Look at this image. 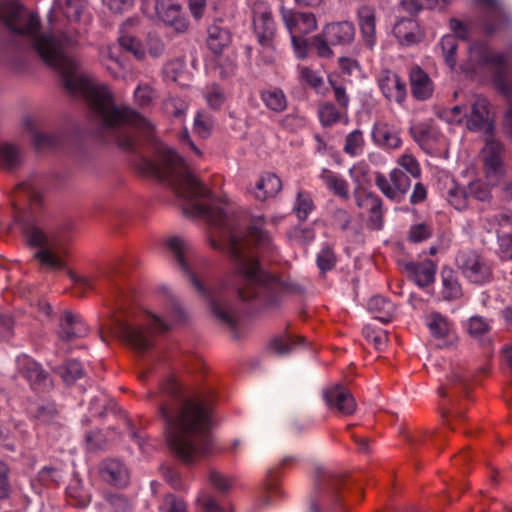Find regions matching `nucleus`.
I'll list each match as a JSON object with an SVG mask.
<instances>
[{
    "instance_id": "obj_1",
    "label": "nucleus",
    "mask_w": 512,
    "mask_h": 512,
    "mask_svg": "<svg viewBox=\"0 0 512 512\" xmlns=\"http://www.w3.org/2000/svg\"><path fill=\"white\" fill-rule=\"evenodd\" d=\"M155 151L156 158H142L138 169L145 175L166 181L182 201L184 212L207 223L210 245L230 254L235 271L213 288L206 289L203 283L205 260L195 249L180 237L167 239L166 246L183 275L209 303L215 317L234 329L237 314L227 302L228 290L233 288L241 299L250 300L277 284L258 261L259 252L269 244V238L256 226L239 230L227 204L212 195L173 149L155 141Z\"/></svg>"
},
{
    "instance_id": "obj_2",
    "label": "nucleus",
    "mask_w": 512,
    "mask_h": 512,
    "mask_svg": "<svg viewBox=\"0 0 512 512\" xmlns=\"http://www.w3.org/2000/svg\"><path fill=\"white\" fill-rule=\"evenodd\" d=\"M0 21L11 31L27 36L42 60L61 77L65 89L85 99L104 127L117 131L116 139H155L152 124L128 106H114L112 94L80 72L78 63L66 55L62 44L51 35L39 33V18L17 1L0 4Z\"/></svg>"
},
{
    "instance_id": "obj_3",
    "label": "nucleus",
    "mask_w": 512,
    "mask_h": 512,
    "mask_svg": "<svg viewBox=\"0 0 512 512\" xmlns=\"http://www.w3.org/2000/svg\"><path fill=\"white\" fill-rule=\"evenodd\" d=\"M163 390L175 398V410L166 404L160 409L169 447L186 463L200 460L213 450L210 403L200 398L180 399V385L174 378L164 384Z\"/></svg>"
},
{
    "instance_id": "obj_4",
    "label": "nucleus",
    "mask_w": 512,
    "mask_h": 512,
    "mask_svg": "<svg viewBox=\"0 0 512 512\" xmlns=\"http://www.w3.org/2000/svg\"><path fill=\"white\" fill-rule=\"evenodd\" d=\"M16 198L26 203L16 219L24 243L36 249L34 258L50 269L65 267L67 246L63 238L56 232L48 229L41 217L42 195L34 179L21 183L16 191Z\"/></svg>"
},
{
    "instance_id": "obj_5",
    "label": "nucleus",
    "mask_w": 512,
    "mask_h": 512,
    "mask_svg": "<svg viewBox=\"0 0 512 512\" xmlns=\"http://www.w3.org/2000/svg\"><path fill=\"white\" fill-rule=\"evenodd\" d=\"M168 316L160 317L140 307L120 312L112 319L109 329L137 352L149 351L156 336L169 329Z\"/></svg>"
},
{
    "instance_id": "obj_6",
    "label": "nucleus",
    "mask_w": 512,
    "mask_h": 512,
    "mask_svg": "<svg viewBox=\"0 0 512 512\" xmlns=\"http://www.w3.org/2000/svg\"><path fill=\"white\" fill-rule=\"evenodd\" d=\"M355 38L354 25L349 21L331 22L326 24L320 34L311 38V47L321 58H331L334 55L332 46H345Z\"/></svg>"
},
{
    "instance_id": "obj_7",
    "label": "nucleus",
    "mask_w": 512,
    "mask_h": 512,
    "mask_svg": "<svg viewBox=\"0 0 512 512\" xmlns=\"http://www.w3.org/2000/svg\"><path fill=\"white\" fill-rule=\"evenodd\" d=\"M252 22L254 33L263 50L270 53L265 59L266 62H272L273 40L275 37V23L272 18L271 9L266 2L255 1L252 4Z\"/></svg>"
},
{
    "instance_id": "obj_8",
    "label": "nucleus",
    "mask_w": 512,
    "mask_h": 512,
    "mask_svg": "<svg viewBox=\"0 0 512 512\" xmlns=\"http://www.w3.org/2000/svg\"><path fill=\"white\" fill-rule=\"evenodd\" d=\"M142 11L149 17L156 15L178 33L185 32L188 22L181 15L180 5L173 0H143Z\"/></svg>"
},
{
    "instance_id": "obj_9",
    "label": "nucleus",
    "mask_w": 512,
    "mask_h": 512,
    "mask_svg": "<svg viewBox=\"0 0 512 512\" xmlns=\"http://www.w3.org/2000/svg\"><path fill=\"white\" fill-rule=\"evenodd\" d=\"M502 154L503 147L501 143L496 141L491 134L488 135L481 151V160L485 170V178L493 184H498L504 175Z\"/></svg>"
},
{
    "instance_id": "obj_10",
    "label": "nucleus",
    "mask_w": 512,
    "mask_h": 512,
    "mask_svg": "<svg viewBox=\"0 0 512 512\" xmlns=\"http://www.w3.org/2000/svg\"><path fill=\"white\" fill-rule=\"evenodd\" d=\"M457 262L464 276L472 283L484 284L492 277L491 266L475 252H463Z\"/></svg>"
},
{
    "instance_id": "obj_11",
    "label": "nucleus",
    "mask_w": 512,
    "mask_h": 512,
    "mask_svg": "<svg viewBox=\"0 0 512 512\" xmlns=\"http://www.w3.org/2000/svg\"><path fill=\"white\" fill-rule=\"evenodd\" d=\"M119 43L125 50L131 52L137 59H145L147 56L152 58L159 57L164 51V44L160 38L148 36L144 42L138 40L132 35L122 34L119 37Z\"/></svg>"
},
{
    "instance_id": "obj_12",
    "label": "nucleus",
    "mask_w": 512,
    "mask_h": 512,
    "mask_svg": "<svg viewBox=\"0 0 512 512\" xmlns=\"http://www.w3.org/2000/svg\"><path fill=\"white\" fill-rule=\"evenodd\" d=\"M426 325L440 347L454 346L458 337L453 324L438 312H431L426 317Z\"/></svg>"
},
{
    "instance_id": "obj_13",
    "label": "nucleus",
    "mask_w": 512,
    "mask_h": 512,
    "mask_svg": "<svg viewBox=\"0 0 512 512\" xmlns=\"http://www.w3.org/2000/svg\"><path fill=\"white\" fill-rule=\"evenodd\" d=\"M489 179L475 180L471 182L465 191H453L450 194L449 202L456 209H464L467 206V199L473 198L479 201H487L491 196V188L495 186Z\"/></svg>"
},
{
    "instance_id": "obj_14",
    "label": "nucleus",
    "mask_w": 512,
    "mask_h": 512,
    "mask_svg": "<svg viewBox=\"0 0 512 512\" xmlns=\"http://www.w3.org/2000/svg\"><path fill=\"white\" fill-rule=\"evenodd\" d=\"M390 181L382 174H377L376 184L382 193L392 199L399 201L409 190L411 182L409 177L399 169H394L390 173Z\"/></svg>"
},
{
    "instance_id": "obj_15",
    "label": "nucleus",
    "mask_w": 512,
    "mask_h": 512,
    "mask_svg": "<svg viewBox=\"0 0 512 512\" xmlns=\"http://www.w3.org/2000/svg\"><path fill=\"white\" fill-rule=\"evenodd\" d=\"M486 10L487 19L484 30L487 34H493L510 23V16L501 0H477Z\"/></svg>"
},
{
    "instance_id": "obj_16",
    "label": "nucleus",
    "mask_w": 512,
    "mask_h": 512,
    "mask_svg": "<svg viewBox=\"0 0 512 512\" xmlns=\"http://www.w3.org/2000/svg\"><path fill=\"white\" fill-rule=\"evenodd\" d=\"M282 18L291 36H303L317 28V20L312 13L283 9Z\"/></svg>"
},
{
    "instance_id": "obj_17",
    "label": "nucleus",
    "mask_w": 512,
    "mask_h": 512,
    "mask_svg": "<svg viewBox=\"0 0 512 512\" xmlns=\"http://www.w3.org/2000/svg\"><path fill=\"white\" fill-rule=\"evenodd\" d=\"M377 83L388 100L397 103L404 101L407 94L406 84L396 73L382 70L377 76Z\"/></svg>"
},
{
    "instance_id": "obj_18",
    "label": "nucleus",
    "mask_w": 512,
    "mask_h": 512,
    "mask_svg": "<svg viewBox=\"0 0 512 512\" xmlns=\"http://www.w3.org/2000/svg\"><path fill=\"white\" fill-rule=\"evenodd\" d=\"M328 407L341 415H351L356 410L353 395L344 387L335 385L324 392Z\"/></svg>"
},
{
    "instance_id": "obj_19",
    "label": "nucleus",
    "mask_w": 512,
    "mask_h": 512,
    "mask_svg": "<svg viewBox=\"0 0 512 512\" xmlns=\"http://www.w3.org/2000/svg\"><path fill=\"white\" fill-rule=\"evenodd\" d=\"M488 101L485 98H477L472 106L471 114L467 120V127L474 131H484L490 135L493 124L490 119Z\"/></svg>"
},
{
    "instance_id": "obj_20",
    "label": "nucleus",
    "mask_w": 512,
    "mask_h": 512,
    "mask_svg": "<svg viewBox=\"0 0 512 512\" xmlns=\"http://www.w3.org/2000/svg\"><path fill=\"white\" fill-rule=\"evenodd\" d=\"M393 33L401 45H413L423 39V31L418 22L412 18L399 19L393 28Z\"/></svg>"
},
{
    "instance_id": "obj_21",
    "label": "nucleus",
    "mask_w": 512,
    "mask_h": 512,
    "mask_svg": "<svg viewBox=\"0 0 512 512\" xmlns=\"http://www.w3.org/2000/svg\"><path fill=\"white\" fill-rule=\"evenodd\" d=\"M17 365L33 389L38 390L47 386L49 381L47 373L33 359L26 355L20 356L17 359Z\"/></svg>"
},
{
    "instance_id": "obj_22",
    "label": "nucleus",
    "mask_w": 512,
    "mask_h": 512,
    "mask_svg": "<svg viewBox=\"0 0 512 512\" xmlns=\"http://www.w3.org/2000/svg\"><path fill=\"white\" fill-rule=\"evenodd\" d=\"M399 128L385 121H378L373 128L372 137L375 143L386 148H398L401 145Z\"/></svg>"
},
{
    "instance_id": "obj_23",
    "label": "nucleus",
    "mask_w": 512,
    "mask_h": 512,
    "mask_svg": "<svg viewBox=\"0 0 512 512\" xmlns=\"http://www.w3.org/2000/svg\"><path fill=\"white\" fill-rule=\"evenodd\" d=\"M358 22L362 38L369 49L376 44V15L374 8L363 6L358 10Z\"/></svg>"
},
{
    "instance_id": "obj_24",
    "label": "nucleus",
    "mask_w": 512,
    "mask_h": 512,
    "mask_svg": "<svg viewBox=\"0 0 512 512\" xmlns=\"http://www.w3.org/2000/svg\"><path fill=\"white\" fill-rule=\"evenodd\" d=\"M88 333L86 324L81 317L72 312H65L60 324V337L71 340L77 337H84Z\"/></svg>"
},
{
    "instance_id": "obj_25",
    "label": "nucleus",
    "mask_w": 512,
    "mask_h": 512,
    "mask_svg": "<svg viewBox=\"0 0 512 512\" xmlns=\"http://www.w3.org/2000/svg\"><path fill=\"white\" fill-rule=\"evenodd\" d=\"M282 188L280 178L273 173H266L256 182L254 195L258 200L265 201L275 197Z\"/></svg>"
},
{
    "instance_id": "obj_26",
    "label": "nucleus",
    "mask_w": 512,
    "mask_h": 512,
    "mask_svg": "<svg viewBox=\"0 0 512 512\" xmlns=\"http://www.w3.org/2000/svg\"><path fill=\"white\" fill-rule=\"evenodd\" d=\"M406 269L418 286H428L434 281L436 266L430 260L422 263H410Z\"/></svg>"
},
{
    "instance_id": "obj_27",
    "label": "nucleus",
    "mask_w": 512,
    "mask_h": 512,
    "mask_svg": "<svg viewBox=\"0 0 512 512\" xmlns=\"http://www.w3.org/2000/svg\"><path fill=\"white\" fill-rule=\"evenodd\" d=\"M410 81L412 93L417 99L425 100L432 95V82L428 75L419 67L411 70Z\"/></svg>"
},
{
    "instance_id": "obj_28",
    "label": "nucleus",
    "mask_w": 512,
    "mask_h": 512,
    "mask_svg": "<svg viewBox=\"0 0 512 512\" xmlns=\"http://www.w3.org/2000/svg\"><path fill=\"white\" fill-rule=\"evenodd\" d=\"M102 478L115 486L127 484L129 476L124 465L117 460H109L101 469Z\"/></svg>"
},
{
    "instance_id": "obj_29",
    "label": "nucleus",
    "mask_w": 512,
    "mask_h": 512,
    "mask_svg": "<svg viewBox=\"0 0 512 512\" xmlns=\"http://www.w3.org/2000/svg\"><path fill=\"white\" fill-rule=\"evenodd\" d=\"M413 138L425 149H432L433 143L439 141L438 130L430 123H417L411 127Z\"/></svg>"
},
{
    "instance_id": "obj_30",
    "label": "nucleus",
    "mask_w": 512,
    "mask_h": 512,
    "mask_svg": "<svg viewBox=\"0 0 512 512\" xmlns=\"http://www.w3.org/2000/svg\"><path fill=\"white\" fill-rule=\"evenodd\" d=\"M469 54L470 58L480 65L502 67L505 63V58L502 54L493 53L486 45L483 44L472 46Z\"/></svg>"
},
{
    "instance_id": "obj_31",
    "label": "nucleus",
    "mask_w": 512,
    "mask_h": 512,
    "mask_svg": "<svg viewBox=\"0 0 512 512\" xmlns=\"http://www.w3.org/2000/svg\"><path fill=\"white\" fill-rule=\"evenodd\" d=\"M320 179L325 186L336 196L347 199L349 196V185L345 179L331 170L323 169Z\"/></svg>"
},
{
    "instance_id": "obj_32",
    "label": "nucleus",
    "mask_w": 512,
    "mask_h": 512,
    "mask_svg": "<svg viewBox=\"0 0 512 512\" xmlns=\"http://www.w3.org/2000/svg\"><path fill=\"white\" fill-rule=\"evenodd\" d=\"M230 33L218 25H212L208 29L207 45L215 54H220L230 44Z\"/></svg>"
},
{
    "instance_id": "obj_33",
    "label": "nucleus",
    "mask_w": 512,
    "mask_h": 512,
    "mask_svg": "<svg viewBox=\"0 0 512 512\" xmlns=\"http://www.w3.org/2000/svg\"><path fill=\"white\" fill-rule=\"evenodd\" d=\"M368 308L381 322H389L394 313V305L381 296H374L368 302Z\"/></svg>"
},
{
    "instance_id": "obj_34",
    "label": "nucleus",
    "mask_w": 512,
    "mask_h": 512,
    "mask_svg": "<svg viewBox=\"0 0 512 512\" xmlns=\"http://www.w3.org/2000/svg\"><path fill=\"white\" fill-rule=\"evenodd\" d=\"M261 99L269 109L281 112L287 106L286 97L282 90L278 88L268 89L263 91L261 94Z\"/></svg>"
},
{
    "instance_id": "obj_35",
    "label": "nucleus",
    "mask_w": 512,
    "mask_h": 512,
    "mask_svg": "<svg viewBox=\"0 0 512 512\" xmlns=\"http://www.w3.org/2000/svg\"><path fill=\"white\" fill-rule=\"evenodd\" d=\"M442 281V294L445 299L452 300L457 299L461 296V286L451 270H444L442 272Z\"/></svg>"
},
{
    "instance_id": "obj_36",
    "label": "nucleus",
    "mask_w": 512,
    "mask_h": 512,
    "mask_svg": "<svg viewBox=\"0 0 512 512\" xmlns=\"http://www.w3.org/2000/svg\"><path fill=\"white\" fill-rule=\"evenodd\" d=\"M301 337H292L290 334H285L275 337L270 341L269 349L279 355L286 354L290 351L292 345L300 343Z\"/></svg>"
},
{
    "instance_id": "obj_37",
    "label": "nucleus",
    "mask_w": 512,
    "mask_h": 512,
    "mask_svg": "<svg viewBox=\"0 0 512 512\" xmlns=\"http://www.w3.org/2000/svg\"><path fill=\"white\" fill-rule=\"evenodd\" d=\"M364 137L360 130H354L346 136L344 152L350 156H357L363 152Z\"/></svg>"
},
{
    "instance_id": "obj_38",
    "label": "nucleus",
    "mask_w": 512,
    "mask_h": 512,
    "mask_svg": "<svg viewBox=\"0 0 512 512\" xmlns=\"http://www.w3.org/2000/svg\"><path fill=\"white\" fill-rule=\"evenodd\" d=\"M203 97L211 109H219L226 100L223 90L217 84L207 86L203 91Z\"/></svg>"
},
{
    "instance_id": "obj_39",
    "label": "nucleus",
    "mask_w": 512,
    "mask_h": 512,
    "mask_svg": "<svg viewBox=\"0 0 512 512\" xmlns=\"http://www.w3.org/2000/svg\"><path fill=\"white\" fill-rule=\"evenodd\" d=\"M293 209L300 220L307 219L308 215L314 209V203L310 194L299 191Z\"/></svg>"
},
{
    "instance_id": "obj_40",
    "label": "nucleus",
    "mask_w": 512,
    "mask_h": 512,
    "mask_svg": "<svg viewBox=\"0 0 512 512\" xmlns=\"http://www.w3.org/2000/svg\"><path fill=\"white\" fill-rule=\"evenodd\" d=\"M20 161L19 151L10 144L0 143V166L13 168Z\"/></svg>"
},
{
    "instance_id": "obj_41",
    "label": "nucleus",
    "mask_w": 512,
    "mask_h": 512,
    "mask_svg": "<svg viewBox=\"0 0 512 512\" xmlns=\"http://www.w3.org/2000/svg\"><path fill=\"white\" fill-rule=\"evenodd\" d=\"M213 129V120L206 112L199 111L193 124L194 132L201 138H207Z\"/></svg>"
},
{
    "instance_id": "obj_42",
    "label": "nucleus",
    "mask_w": 512,
    "mask_h": 512,
    "mask_svg": "<svg viewBox=\"0 0 512 512\" xmlns=\"http://www.w3.org/2000/svg\"><path fill=\"white\" fill-rule=\"evenodd\" d=\"M299 79L302 83L318 91L323 85V77L306 66H298Z\"/></svg>"
},
{
    "instance_id": "obj_43",
    "label": "nucleus",
    "mask_w": 512,
    "mask_h": 512,
    "mask_svg": "<svg viewBox=\"0 0 512 512\" xmlns=\"http://www.w3.org/2000/svg\"><path fill=\"white\" fill-rule=\"evenodd\" d=\"M441 47L443 51V56L446 64L453 69L456 64L455 52L457 49V41L455 36L446 35L441 39Z\"/></svg>"
},
{
    "instance_id": "obj_44",
    "label": "nucleus",
    "mask_w": 512,
    "mask_h": 512,
    "mask_svg": "<svg viewBox=\"0 0 512 512\" xmlns=\"http://www.w3.org/2000/svg\"><path fill=\"white\" fill-rule=\"evenodd\" d=\"M59 375L66 382H72L82 375V366L78 361L71 360L66 362L62 367L58 369Z\"/></svg>"
},
{
    "instance_id": "obj_45",
    "label": "nucleus",
    "mask_w": 512,
    "mask_h": 512,
    "mask_svg": "<svg viewBox=\"0 0 512 512\" xmlns=\"http://www.w3.org/2000/svg\"><path fill=\"white\" fill-rule=\"evenodd\" d=\"M342 115L332 104H324L319 109V119L324 126H331L341 120Z\"/></svg>"
},
{
    "instance_id": "obj_46",
    "label": "nucleus",
    "mask_w": 512,
    "mask_h": 512,
    "mask_svg": "<svg viewBox=\"0 0 512 512\" xmlns=\"http://www.w3.org/2000/svg\"><path fill=\"white\" fill-rule=\"evenodd\" d=\"M468 333L473 337H481L490 330V324L482 317H472L468 322Z\"/></svg>"
},
{
    "instance_id": "obj_47",
    "label": "nucleus",
    "mask_w": 512,
    "mask_h": 512,
    "mask_svg": "<svg viewBox=\"0 0 512 512\" xmlns=\"http://www.w3.org/2000/svg\"><path fill=\"white\" fill-rule=\"evenodd\" d=\"M154 98L153 89L149 85H139L134 92L135 103L140 107H147Z\"/></svg>"
},
{
    "instance_id": "obj_48",
    "label": "nucleus",
    "mask_w": 512,
    "mask_h": 512,
    "mask_svg": "<svg viewBox=\"0 0 512 512\" xmlns=\"http://www.w3.org/2000/svg\"><path fill=\"white\" fill-rule=\"evenodd\" d=\"M397 163L409 172L412 177L418 178L420 176L421 169L413 155L405 153L398 158Z\"/></svg>"
},
{
    "instance_id": "obj_49",
    "label": "nucleus",
    "mask_w": 512,
    "mask_h": 512,
    "mask_svg": "<svg viewBox=\"0 0 512 512\" xmlns=\"http://www.w3.org/2000/svg\"><path fill=\"white\" fill-rule=\"evenodd\" d=\"M431 234L432 230L428 225L423 223L417 224L411 227L409 239L414 243H418L428 239L431 236Z\"/></svg>"
},
{
    "instance_id": "obj_50",
    "label": "nucleus",
    "mask_w": 512,
    "mask_h": 512,
    "mask_svg": "<svg viewBox=\"0 0 512 512\" xmlns=\"http://www.w3.org/2000/svg\"><path fill=\"white\" fill-rule=\"evenodd\" d=\"M38 480L47 486H57L61 480V473L54 468H43L38 474Z\"/></svg>"
},
{
    "instance_id": "obj_51",
    "label": "nucleus",
    "mask_w": 512,
    "mask_h": 512,
    "mask_svg": "<svg viewBox=\"0 0 512 512\" xmlns=\"http://www.w3.org/2000/svg\"><path fill=\"white\" fill-rule=\"evenodd\" d=\"M437 3V0H402L401 6L404 10L415 13L422 8H433Z\"/></svg>"
},
{
    "instance_id": "obj_52",
    "label": "nucleus",
    "mask_w": 512,
    "mask_h": 512,
    "mask_svg": "<svg viewBox=\"0 0 512 512\" xmlns=\"http://www.w3.org/2000/svg\"><path fill=\"white\" fill-rule=\"evenodd\" d=\"M294 53L298 59H305L308 56L309 45L311 41L303 36H291Z\"/></svg>"
},
{
    "instance_id": "obj_53",
    "label": "nucleus",
    "mask_w": 512,
    "mask_h": 512,
    "mask_svg": "<svg viewBox=\"0 0 512 512\" xmlns=\"http://www.w3.org/2000/svg\"><path fill=\"white\" fill-rule=\"evenodd\" d=\"M335 263L334 254L329 248H324L317 256V265L321 271L332 269Z\"/></svg>"
},
{
    "instance_id": "obj_54",
    "label": "nucleus",
    "mask_w": 512,
    "mask_h": 512,
    "mask_svg": "<svg viewBox=\"0 0 512 512\" xmlns=\"http://www.w3.org/2000/svg\"><path fill=\"white\" fill-rule=\"evenodd\" d=\"M162 512H186L183 501L176 499L173 495H167L161 506Z\"/></svg>"
},
{
    "instance_id": "obj_55",
    "label": "nucleus",
    "mask_w": 512,
    "mask_h": 512,
    "mask_svg": "<svg viewBox=\"0 0 512 512\" xmlns=\"http://www.w3.org/2000/svg\"><path fill=\"white\" fill-rule=\"evenodd\" d=\"M281 124L283 127L294 131L304 127L306 125V120L302 116L290 114L282 119Z\"/></svg>"
},
{
    "instance_id": "obj_56",
    "label": "nucleus",
    "mask_w": 512,
    "mask_h": 512,
    "mask_svg": "<svg viewBox=\"0 0 512 512\" xmlns=\"http://www.w3.org/2000/svg\"><path fill=\"white\" fill-rule=\"evenodd\" d=\"M165 111L175 116H181L187 110V104L180 99H170L165 102Z\"/></svg>"
},
{
    "instance_id": "obj_57",
    "label": "nucleus",
    "mask_w": 512,
    "mask_h": 512,
    "mask_svg": "<svg viewBox=\"0 0 512 512\" xmlns=\"http://www.w3.org/2000/svg\"><path fill=\"white\" fill-rule=\"evenodd\" d=\"M209 478L211 484L221 491H225L231 487V481L219 472L212 471Z\"/></svg>"
},
{
    "instance_id": "obj_58",
    "label": "nucleus",
    "mask_w": 512,
    "mask_h": 512,
    "mask_svg": "<svg viewBox=\"0 0 512 512\" xmlns=\"http://www.w3.org/2000/svg\"><path fill=\"white\" fill-rule=\"evenodd\" d=\"M441 117L450 123H461L464 117L462 108L460 106H454L451 109L443 111Z\"/></svg>"
},
{
    "instance_id": "obj_59",
    "label": "nucleus",
    "mask_w": 512,
    "mask_h": 512,
    "mask_svg": "<svg viewBox=\"0 0 512 512\" xmlns=\"http://www.w3.org/2000/svg\"><path fill=\"white\" fill-rule=\"evenodd\" d=\"M103 3L113 12L119 13L132 7V0H103Z\"/></svg>"
},
{
    "instance_id": "obj_60",
    "label": "nucleus",
    "mask_w": 512,
    "mask_h": 512,
    "mask_svg": "<svg viewBox=\"0 0 512 512\" xmlns=\"http://www.w3.org/2000/svg\"><path fill=\"white\" fill-rule=\"evenodd\" d=\"M7 475L8 468L3 462L0 461V498L6 497L9 491Z\"/></svg>"
},
{
    "instance_id": "obj_61",
    "label": "nucleus",
    "mask_w": 512,
    "mask_h": 512,
    "mask_svg": "<svg viewBox=\"0 0 512 512\" xmlns=\"http://www.w3.org/2000/svg\"><path fill=\"white\" fill-rule=\"evenodd\" d=\"M189 9L194 18L200 19L206 9V0H189Z\"/></svg>"
},
{
    "instance_id": "obj_62",
    "label": "nucleus",
    "mask_w": 512,
    "mask_h": 512,
    "mask_svg": "<svg viewBox=\"0 0 512 512\" xmlns=\"http://www.w3.org/2000/svg\"><path fill=\"white\" fill-rule=\"evenodd\" d=\"M450 28L453 31V33L461 39H466L468 36V27L464 25L462 22H460L457 19H452L450 21Z\"/></svg>"
},
{
    "instance_id": "obj_63",
    "label": "nucleus",
    "mask_w": 512,
    "mask_h": 512,
    "mask_svg": "<svg viewBox=\"0 0 512 512\" xmlns=\"http://www.w3.org/2000/svg\"><path fill=\"white\" fill-rule=\"evenodd\" d=\"M13 328V320L7 314H0V333L3 337H8Z\"/></svg>"
},
{
    "instance_id": "obj_64",
    "label": "nucleus",
    "mask_w": 512,
    "mask_h": 512,
    "mask_svg": "<svg viewBox=\"0 0 512 512\" xmlns=\"http://www.w3.org/2000/svg\"><path fill=\"white\" fill-rule=\"evenodd\" d=\"M163 474H164L166 480L171 484V486L174 489H181L182 488V484L180 482V478H179V476H178L176 471H174L171 468H165V470L163 471Z\"/></svg>"
}]
</instances>
